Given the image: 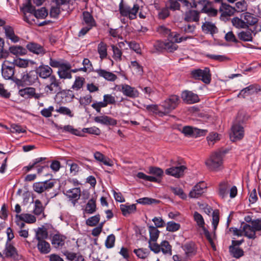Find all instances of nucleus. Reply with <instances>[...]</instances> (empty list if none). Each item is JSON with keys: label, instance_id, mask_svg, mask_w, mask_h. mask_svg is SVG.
Instances as JSON below:
<instances>
[{"label": "nucleus", "instance_id": "1", "mask_svg": "<svg viewBox=\"0 0 261 261\" xmlns=\"http://www.w3.org/2000/svg\"><path fill=\"white\" fill-rule=\"evenodd\" d=\"M22 9L24 13L23 20L30 24L33 23L32 21H35L33 17L44 19L48 15V11L45 8L43 7L36 10L32 5L31 0L27 1Z\"/></svg>", "mask_w": 261, "mask_h": 261}, {"label": "nucleus", "instance_id": "2", "mask_svg": "<svg viewBox=\"0 0 261 261\" xmlns=\"http://www.w3.org/2000/svg\"><path fill=\"white\" fill-rule=\"evenodd\" d=\"M180 102L179 97L175 94L170 95L163 102L161 106L164 108L163 112H159V116L167 115L173 110L175 109Z\"/></svg>", "mask_w": 261, "mask_h": 261}, {"label": "nucleus", "instance_id": "3", "mask_svg": "<svg viewBox=\"0 0 261 261\" xmlns=\"http://www.w3.org/2000/svg\"><path fill=\"white\" fill-rule=\"evenodd\" d=\"M39 80L35 70H31L29 72H23L21 75V78H15L14 82L18 86L24 87L31 86L37 82Z\"/></svg>", "mask_w": 261, "mask_h": 261}, {"label": "nucleus", "instance_id": "4", "mask_svg": "<svg viewBox=\"0 0 261 261\" xmlns=\"http://www.w3.org/2000/svg\"><path fill=\"white\" fill-rule=\"evenodd\" d=\"M140 7L138 4H134L133 7L123 3L121 0L119 5V11L120 15L123 17H127L130 20H133L137 18V13L139 10Z\"/></svg>", "mask_w": 261, "mask_h": 261}, {"label": "nucleus", "instance_id": "5", "mask_svg": "<svg viewBox=\"0 0 261 261\" xmlns=\"http://www.w3.org/2000/svg\"><path fill=\"white\" fill-rule=\"evenodd\" d=\"M191 77L195 80H201L205 84H209L211 81V73L209 68L203 69H196L191 71Z\"/></svg>", "mask_w": 261, "mask_h": 261}, {"label": "nucleus", "instance_id": "6", "mask_svg": "<svg viewBox=\"0 0 261 261\" xmlns=\"http://www.w3.org/2000/svg\"><path fill=\"white\" fill-rule=\"evenodd\" d=\"M223 163L222 156L220 153H213L210 158L205 162L206 166L210 170H218Z\"/></svg>", "mask_w": 261, "mask_h": 261}, {"label": "nucleus", "instance_id": "7", "mask_svg": "<svg viewBox=\"0 0 261 261\" xmlns=\"http://www.w3.org/2000/svg\"><path fill=\"white\" fill-rule=\"evenodd\" d=\"M5 257L14 261H19L22 258V256L19 254L17 249L10 243L6 242L5 248L3 250Z\"/></svg>", "mask_w": 261, "mask_h": 261}, {"label": "nucleus", "instance_id": "8", "mask_svg": "<svg viewBox=\"0 0 261 261\" xmlns=\"http://www.w3.org/2000/svg\"><path fill=\"white\" fill-rule=\"evenodd\" d=\"M49 80V84L46 85L44 88L45 93L47 94H58L62 90L61 82L57 79L55 75H53Z\"/></svg>", "mask_w": 261, "mask_h": 261}, {"label": "nucleus", "instance_id": "9", "mask_svg": "<svg viewBox=\"0 0 261 261\" xmlns=\"http://www.w3.org/2000/svg\"><path fill=\"white\" fill-rule=\"evenodd\" d=\"M83 36L85 35L93 27L96 26V22L92 14L88 12H83Z\"/></svg>", "mask_w": 261, "mask_h": 261}, {"label": "nucleus", "instance_id": "10", "mask_svg": "<svg viewBox=\"0 0 261 261\" xmlns=\"http://www.w3.org/2000/svg\"><path fill=\"white\" fill-rule=\"evenodd\" d=\"M18 94L24 99H39L42 96V93H36V90L34 87H29L18 91Z\"/></svg>", "mask_w": 261, "mask_h": 261}, {"label": "nucleus", "instance_id": "11", "mask_svg": "<svg viewBox=\"0 0 261 261\" xmlns=\"http://www.w3.org/2000/svg\"><path fill=\"white\" fill-rule=\"evenodd\" d=\"M181 248L186 258L191 259L197 254L198 247L193 241H189L183 244Z\"/></svg>", "mask_w": 261, "mask_h": 261}, {"label": "nucleus", "instance_id": "12", "mask_svg": "<svg viewBox=\"0 0 261 261\" xmlns=\"http://www.w3.org/2000/svg\"><path fill=\"white\" fill-rule=\"evenodd\" d=\"M154 47L159 51L165 50L169 53H173L178 48V46L172 41L164 42L162 41H156Z\"/></svg>", "mask_w": 261, "mask_h": 261}, {"label": "nucleus", "instance_id": "13", "mask_svg": "<svg viewBox=\"0 0 261 261\" xmlns=\"http://www.w3.org/2000/svg\"><path fill=\"white\" fill-rule=\"evenodd\" d=\"M75 93L71 90H60L58 94H56L55 100L58 103H65L71 101L74 97Z\"/></svg>", "mask_w": 261, "mask_h": 261}, {"label": "nucleus", "instance_id": "14", "mask_svg": "<svg viewBox=\"0 0 261 261\" xmlns=\"http://www.w3.org/2000/svg\"><path fill=\"white\" fill-rule=\"evenodd\" d=\"M55 184V181L48 180L43 182H35L33 184V188L36 192L42 193L45 191L48 190L53 188L54 187Z\"/></svg>", "mask_w": 261, "mask_h": 261}, {"label": "nucleus", "instance_id": "15", "mask_svg": "<svg viewBox=\"0 0 261 261\" xmlns=\"http://www.w3.org/2000/svg\"><path fill=\"white\" fill-rule=\"evenodd\" d=\"M35 72H36L38 77L39 76L40 78L43 79L48 78L49 80L50 77L53 75H52L53 70L48 65L44 64H42L37 67Z\"/></svg>", "mask_w": 261, "mask_h": 261}, {"label": "nucleus", "instance_id": "16", "mask_svg": "<svg viewBox=\"0 0 261 261\" xmlns=\"http://www.w3.org/2000/svg\"><path fill=\"white\" fill-rule=\"evenodd\" d=\"M121 89H119L124 96L131 98H136L139 96V92L135 87L129 85L124 84L120 85Z\"/></svg>", "mask_w": 261, "mask_h": 261}, {"label": "nucleus", "instance_id": "17", "mask_svg": "<svg viewBox=\"0 0 261 261\" xmlns=\"http://www.w3.org/2000/svg\"><path fill=\"white\" fill-rule=\"evenodd\" d=\"M244 136V130L243 127L240 124H234L231 127V133L230 138L232 141L241 140Z\"/></svg>", "mask_w": 261, "mask_h": 261}, {"label": "nucleus", "instance_id": "18", "mask_svg": "<svg viewBox=\"0 0 261 261\" xmlns=\"http://www.w3.org/2000/svg\"><path fill=\"white\" fill-rule=\"evenodd\" d=\"M181 98L183 101L187 104H193L199 101V98L197 94L188 90L182 92Z\"/></svg>", "mask_w": 261, "mask_h": 261}, {"label": "nucleus", "instance_id": "19", "mask_svg": "<svg viewBox=\"0 0 261 261\" xmlns=\"http://www.w3.org/2000/svg\"><path fill=\"white\" fill-rule=\"evenodd\" d=\"M9 65L6 63L3 64L2 69V73L3 76L7 80L12 79L14 81L13 76L15 73L14 65L11 63H9Z\"/></svg>", "mask_w": 261, "mask_h": 261}, {"label": "nucleus", "instance_id": "20", "mask_svg": "<svg viewBox=\"0 0 261 261\" xmlns=\"http://www.w3.org/2000/svg\"><path fill=\"white\" fill-rule=\"evenodd\" d=\"M206 188L205 184L204 182H200L195 185L189 193V197L196 198L200 196L204 192Z\"/></svg>", "mask_w": 261, "mask_h": 261}, {"label": "nucleus", "instance_id": "21", "mask_svg": "<svg viewBox=\"0 0 261 261\" xmlns=\"http://www.w3.org/2000/svg\"><path fill=\"white\" fill-rule=\"evenodd\" d=\"M70 68H71V65L70 63L68 61L65 63V64L59 69L57 72L59 77L61 79H71Z\"/></svg>", "mask_w": 261, "mask_h": 261}, {"label": "nucleus", "instance_id": "22", "mask_svg": "<svg viewBox=\"0 0 261 261\" xmlns=\"http://www.w3.org/2000/svg\"><path fill=\"white\" fill-rule=\"evenodd\" d=\"M94 120L95 122L106 125L114 126L117 124V120L106 115L95 117Z\"/></svg>", "mask_w": 261, "mask_h": 261}, {"label": "nucleus", "instance_id": "23", "mask_svg": "<svg viewBox=\"0 0 261 261\" xmlns=\"http://www.w3.org/2000/svg\"><path fill=\"white\" fill-rule=\"evenodd\" d=\"M186 168V167L184 165L172 167L167 169L165 171V173L167 175H171L176 177H179L183 175L184 171Z\"/></svg>", "mask_w": 261, "mask_h": 261}, {"label": "nucleus", "instance_id": "24", "mask_svg": "<svg viewBox=\"0 0 261 261\" xmlns=\"http://www.w3.org/2000/svg\"><path fill=\"white\" fill-rule=\"evenodd\" d=\"M26 47L30 52L38 55H43L46 52L42 46L35 42L28 43Z\"/></svg>", "mask_w": 261, "mask_h": 261}, {"label": "nucleus", "instance_id": "25", "mask_svg": "<svg viewBox=\"0 0 261 261\" xmlns=\"http://www.w3.org/2000/svg\"><path fill=\"white\" fill-rule=\"evenodd\" d=\"M254 30L251 29H247L238 33L237 36L239 40L244 42H251L253 40V34Z\"/></svg>", "mask_w": 261, "mask_h": 261}, {"label": "nucleus", "instance_id": "26", "mask_svg": "<svg viewBox=\"0 0 261 261\" xmlns=\"http://www.w3.org/2000/svg\"><path fill=\"white\" fill-rule=\"evenodd\" d=\"M200 12L189 10L185 13L184 20L186 22H198L199 20Z\"/></svg>", "mask_w": 261, "mask_h": 261}, {"label": "nucleus", "instance_id": "27", "mask_svg": "<svg viewBox=\"0 0 261 261\" xmlns=\"http://www.w3.org/2000/svg\"><path fill=\"white\" fill-rule=\"evenodd\" d=\"M95 72L99 77H103L109 82H114L117 79V76L116 74L105 69H96Z\"/></svg>", "mask_w": 261, "mask_h": 261}, {"label": "nucleus", "instance_id": "28", "mask_svg": "<svg viewBox=\"0 0 261 261\" xmlns=\"http://www.w3.org/2000/svg\"><path fill=\"white\" fill-rule=\"evenodd\" d=\"M65 194L72 201L74 204H75V202L81 196L80 188H75L68 190Z\"/></svg>", "mask_w": 261, "mask_h": 261}, {"label": "nucleus", "instance_id": "29", "mask_svg": "<svg viewBox=\"0 0 261 261\" xmlns=\"http://www.w3.org/2000/svg\"><path fill=\"white\" fill-rule=\"evenodd\" d=\"M257 92V85H250L243 89L238 95V97L245 98L246 96L252 95Z\"/></svg>", "mask_w": 261, "mask_h": 261}, {"label": "nucleus", "instance_id": "30", "mask_svg": "<svg viewBox=\"0 0 261 261\" xmlns=\"http://www.w3.org/2000/svg\"><path fill=\"white\" fill-rule=\"evenodd\" d=\"M66 237L60 234H55L51 239V244L55 248L62 247L65 243Z\"/></svg>", "mask_w": 261, "mask_h": 261}, {"label": "nucleus", "instance_id": "31", "mask_svg": "<svg viewBox=\"0 0 261 261\" xmlns=\"http://www.w3.org/2000/svg\"><path fill=\"white\" fill-rule=\"evenodd\" d=\"M120 208L122 215L126 217L131 214L135 213L137 208L135 204H132L131 205L125 204H121L120 206Z\"/></svg>", "mask_w": 261, "mask_h": 261}, {"label": "nucleus", "instance_id": "32", "mask_svg": "<svg viewBox=\"0 0 261 261\" xmlns=\"http://www.w3.org/2000/svg\"><path fill=\"white\" fill-rule=\"evenodd\" d=\"M37 248L40 253L46 254L50 252L51 250L49 243L45 240L38 241L37 245Z\"/></svg>", "mask_w": 261, "mask_h": 261}, {"label": "nucleus", "instance_id": "33", "mask_svg": "<svg viewBox=\"0 0 261 261\" xmlns=\"http://www.w3.org/2000/svg\"><path fill=\"white\" fill-rule=\"evenodd\" d=\"M241 17L244 19L246 24H248V28L249 25L253 26L255 25L258 22V18L249 13L242 14Z\"/></svg>", "mask_w": 261, "mask_h": 261}, {"label": "nucleus", "instance_id": "34", "mask_svg": "<svg viewBox=\"0 0 261 261\" xmlns=\"http://www.w3.org/2000/svg\"><path fill=\"white\" fill-rule=\"evenodd\" d=\"M244 235L249 239H254L256 238V232L252 225L245 224L243 227V233Z\"/></svg>", "mask_w": 261, "mask_h": 261}, {"label": "nucleus", "instance_id": "35", "mask_svg": "<svg viewBox=\"0 0 261 261\" xmlns=\"http://www.w3.org/2000/svg\"><path fill=\"white\" fill-rule=\"evenodd\" d=\"M230 186L227 181H222L219 184V195L222 198L226 197L228 195Z\"/></svg>", "mask_w": 261, "mask_h": 261}, {"label": "nucleus", "instance_id": "36", "mask_svg": "<svg viewBox=\"0 0 261 261\" xmlns=\"http://www.w3.org/2000/svg\"><path fill=\"white\" fill-rule=\"evenodd\" d=\"M202 30L205 33L214 34L218 32V29L216 25L209 21H206L202 25Z\"/></svg>", "mask_w": 261, "mask_h": 261}, {"label": "nucleus", "instance_id": "37", "mask_svg": "<svg viewBox=\"0 0 261 261\" xmlns=\"http://www.w3.org/2000/svg\"><path fill=\"white\" fill-rule=\"evenodd\" d=\"M95 159L100 162H102L105 165L112 166L113 162L108 158L106 157L103 154L99 151H96L94 154Z\"/></svg>", "mask_w": 261, "mask_h": 261}, {"label": "nucleus", "instance_id": "38", "mask_svg": "<svg viewBox=\"0 0 261 261\" xmlns=\"http://www.w3.org/2000/svg\"><path fill=\"white\" fill-rule=\"evenodd\" d=\"M86 214H92L96 211V199L92 198L90 199L86 204L85 208Z\"/></svg>", "mask_w": 261, "mask_h": 261}, {"label": "nucleus", "instance_id": "39", "mask_svg": "<svg viewBox=\"0 0 261 261\" xmlns=\"http://www.w3.org/2000/svg\"><path fill=\"white\" fill-rule=\"evenodd\" d=\"M16 218H18L20 220L23 221L28 223H33L36 221V217L30 214H21L20 215H17Z\"/></svg>", "mask_w": 261, "mask_h": 261}, {"label": "nucleus", "instance_id": "40", "mask_svg": "<svg viewBox=\"0 0 261 261\" xmlns=\"http://www.w3.org/2000/svg\"><path fill=\"white\" fill-rule=\"evenodd\" d=\"M45 207L43 206V204L41 202V201L39 199H36L34 201V208L33 210V213L37 216L40 215L41 214H43L44 217Z\"/></svg>", "mask_w": 261, "mask_h": 261}, {"label": "nucleus", "instance_id": "41", "mask_svg": "<svg viewBox=\"0 0 261 261\" xmlns=\"http://www.w3.org/2000/svg\"><path fill=\"white\" fill-rule=\"evenodd\" d=\"M111 47L113 50V58L117 62H120L122 60L124 56H122V52L121 50L117 46L112 45Z\"/></svg>", "mask_w": 261, "mask_h": 261}, {"label": "nucleus", "instance_id": "42", "mask_svg": "<svg viewBox=\"0 0 261 261\" xmlns=\"http://www.w3.org/2000/svg\"><path fill=\"white\" fill-rule=\"evenodd\" d=\"M229 251L230 254L236 258H239L244 254V252L242 249L233 246L229 247Z\"/></svg>", "mask_w": 261, "mask_h": 261}, {"label": "nucleus", "instance_id": "43", "mask_svg": "<svg viewBox=\"0 0 261 261\" xmlns=\"http://www.w3.org/2000/svg\"><path fill=\"white\" fill-rule=\"evenodd\" d=\"M107 45L103 42H100L97 46V51L101 59L106 58L107 57Z\"/></svg>", "mask_w": 261, "mask_h": 261}, {"label": "nucleus", "instance_id": "44", "mask_svg": "<svg viewBox=\"0 0 261 261\" xmlns=\"http://www.w3.org/2000/svg\"><path fill=\"white\" fill-rule=\"evenodd\" d=\"M47 230L45 228H39L36 233L35 238L37 241L45 240L48 238Z\"/></svg>", "mask_w": 261, "mask_h": 261}, {"label": "nucleus", "instance_id": "45", "mask_svg": "<svg viewBox=\"0 0 261 261\" xmlns=\"http://www.w3.org/2000/svg\"><path fill=\"white\" fill-rule=\"evenodd\" d=\"M67 62V61H65L63 59H56L50 58L49 64L50 67L58 68L60 69L65 64V63H66Z\"/></svg>", "mask_w": 261, "mask_h": 261}, {"label": "nucleus", "instance_id": "46", "mask_svg": "<svg viewBox=\"0 0 261 261\" xmlns=\"http://www.w3.org/2000/svg\"><path fill=\"white\" fill-rule=\"evenodd\" d=\"M150 238L149 241L156 242L159 238L160 231L156 227L153 226H149Z\"/></svg>", "mask_w": 261, "mask_h": 261}, {"label": "nucleus", "instance_id": "47", "mask_svg": "<svg viewBox=\"0 0 261 261\" xmlns=\"http://www.w3.org/2000/svg\"><path fill=\"white\" fill-rule=\"evenodd\" d=\"M161 251L164 254L172 255V246L167 241H163L160 244Z\"/></svg>", "mask_w": 261, "mask_h": 261}, {"label": "nucleus", "instance_id": "48", "mask_svg": "<svg viewBox=\"0 0 261 261\" xmlns=\"http://www.w3.org/2000/svg\"><path fill=\"white\" fill-rule=\"evenodd\" d=\"M46 158H38L37 159H35L33 161V163L31 164H30L28 166H25L23 168V170L25 171V172H28L31 170L34 167H38V164H39L41 162H42L46 160Z\"/></svg>", "mask_w": 261, "mask_h": 261}, {"label": "nucleus", "instance_id": "49", "mask_svg": "<svg viewBox=\"0 0 261 261\" xmlns=\"http://www.w3.org/2000/svg\"><path fill=\"white\" fill-rule=\"evenodd\" d=\"M178 1V0H168L166 4V6L169 10L173 11L179 10L180 4Z\"/></svg>", "mask_w": 261, "mask_h": 261}, {"label": "nucleus", "instance_id": "50", "mask_svg": "<svg viewBox=\"0 0 261 261\" xmlns=\"http://www.w3.org/2000/svg\"><path fill=\"white\" fill-rule=\"evenodd\" d=\"M133 252L138 258L141 259L146 258L149 254V251L147 249L144 248L135 249Z\"/></svg>", "mask_w": 261, "mask_h": 261}, {"label": "nucleus", "instance_id": "51", "mask_svg": "<svg viewBox=\"0 0 261 261\" xmlns=\"http://www.w3.org/2000/svg\"><path fill=\"white\" fill-rule=\"evenodd\" d=\"M137 202L138 203L142 204H158L160 202V201L155 199L148 198V197H143L137 200Z\"/></svg>", "mask_w": 261, "mask_h": 261}, {"label": "nucleus", "instance_id": "52", "mask_svg": "<svg viewBox=\"0 0 261 261\" xmlns=\"http://www.w3.org/2000/svg\"><path fill=\"white\" fill-rule=\"evenodd\" d=\"M130 67L133 69L136 73L139 75H142L143 73V67L137 61H133L130 62Z\"/></svg>", "mask_w": 261, "mask_h": 261}, {"label": "nucleus", "instance_id": "53", "mask_svg": "<svg viewBox=\"0 0 261 261\" xmlns=\"http://www.w3.org/2000/svg\"><path fill=\"white\" fill-rule=\"evenodd\" d=\"M206 57L211 60L219 62H225L229 60V58L225 55H216L212 54H206Z\"/></svg>", "mask_w": 261, "mask_h": 261}, {"label": "nucleus", "instance_id": "54", "mask_svg": "<svg viewBox=\"0 0 261 261\" xmlns=\"http://www.w3.org/2000/svg\"><path fill=\"white\" fill-rule=\"evenodd\" d=\"M225 40L230 43H238L240 42L239 39L236 37L232 31L227 33L224 37Z\"/></svg>", "mask_w": 261, "mask_h": 261}, {"label": "nucleus", "instance_id": "55", "mask_svg": "<svg viewBox=\"0 0 261 261\" xmlns=\"http://www.w3.org/2000/svg\"><path fill=\"white\" fill-rule=\"evenodd\" d=\"M83 133L99 136L101 133L100 129L96 126L83 128Z\"/></svg>", "mask_w": 261, "mask_h": 261}, {"label": "nucleus", "instance_id": "56", "mask_svg": "<svg viewBox=\"0 0 261 261\" xmlns=\"http://www.w3.org/2000/svg\"><path fill=\"white\" fill-rule=\"evenodd\" d=\"M171 30L165 25H160L156 28V32L162 37H167L170 33Z\"/></svg>", "mask_w": 261, "mask_h": 261}, {"label": "nucleus", "instance_id": "57", "mask_svg": "<svg viewBox=\"0 0 261 261\" xmlns=\"http://www.w3.org/2000/svg\"><path fill=\"white\" fill-rule=\"evenodd\" d=\"M24 50L25 49L20 46H12L9 47L10 52L16 56L23 55Z\"/></svg>", "mask_w": 261, "mask_h": 261}, {"label": "nucleus", "instance_id": "58", "mask_svg": "<svg viewBox=\"0 0 261 261\" xmlns=\"http://www.w3.org/2000/svg\"><path fill=\"white\" fill-rule=\"evenodd\" d=\"M232 22L233 24L237 28L243 29L248 28V24H246L244 19L242 18L241 17V18H239L238 17L233 18Z\"/></svg>", "mask_w": 261, "mask_h": 261}, {"label": "nucleus", "instance_id": "59", "mask_svg": "<svg viewBox=\"0 0 261 261\" xmlns=\"http://www.w3.org/2000/svg\"><path fill=\"white\" fill-rule=\"evenodd\" d=\"M100 220V215H96L91 217L86 220V224L90 226H94L97 225Z\"/></svg>", "mask_w": 261, "mask_h": 261}, {"label": "nucleus", "instance_id": "60", "mask_svg": "<svg viewBox=\"0 0 261 261\" xmlns=\"http://www.w3.org/2000/svg\"><path fill=\"white\" fill-rule=\"evenodd\" d=\"M180 224L173 221H170L167 223L166 230L170 232H174L180 228Z\"/></svg>", "mask_w": 261, "mask_h": 261}, {"label": "nucleus", "instance_id": "61", "mask_svg": "<svg viewBox=\"0 0 261 261\" xmlns=\"http://www.w3.org/2000/svg\"><path fill=\"white\" fill-rule=\"evenodd\" d=\"M115 242V236L113 234L109 235L105 241V246L107 248H112L114 246Z\"/></svg>", "mask_w": 261, "mask_h": 261}, {"label": "nucleus", "instance_id": "62", "mask_svg": "<svg viewBox=\"0 0 261 261\" xmlns=\"http://www.w3.org/2000/svg\"><path fill=\"white\" fill-rule=\"evenodd\" d=\"M83 71L90 72L93 71V66L88 59H84L83 61Z\"/></svg>", "mask_w": 261, "mask_h": 261}, {"label": "nucleus", "instance_id": "63", "mask_svg": "<svg viewBox=\"0 0 261 261\" xmlns=\"http://www.w3.org/2000/svg\"><path fill=\"white\" fill-rule=\"evenodd\" d=\"M149 173L151 174L155 175L159 178L162 176L163 174V171L162 169L155 167H150L149 168Z\"/></svg>", "mask_w": 261, "mask_h": 261}, {"label": "nucleus", "instance_id": "64", "mask_svg": "<svg viewBox=\"0 0 261 261\" xmlns=\"http://www.w3.org/2000/svg\"><path fill=\"white\" fill-rule=\"evenodd\" d=\"M194 220L196 222L197 225L200 227H203L204 225V221L203 218V217L201 214H200L197 212H195L194 214Z\"/></svg>", "mask_w": 261, "mask_h": 261}]
</instances>
